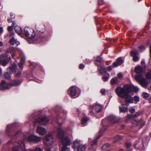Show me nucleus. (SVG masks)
<instances>
[{
    "mask_svg": "<svg viewBox=\"0 0 151 151\" xmlns=\"http://www.w3.org/2000/svg\"><path fill=\"white\" fill-rule=\"evenodd\" d=\"M131 87L129 85H126L123 88L118 87L116 89L117 95L119 97L125 98V103L127 105H129V103H132L133 99L128 93L131 91Z\"/></svg>",
    "mask_w": 151,
    "mask_h": 151,
    "instance_id": "nucleus-1",
    "label": "nucleus"
},
{
    "mask_svg": "<svg viewBox=\"0 0 151 151\" xmlns=\"http://www.w3.org/2000/svg\"><path fill=\"white\" fill-rule=\"evenodd\" d=\"M58 136L62 140V146L60 148V151H65L67 149V147L71 144L70 139L67 137L64 136V132L61 127L58 129Z\"/></svg>",
    "mask_w": 151,
    "mask_h": 151,
    "instance_id": "nucleus-2",
    "label": "nucleus"
},
{
    "mask_svg": "<svg viewBox=\"0 0 151 151\" xmlns=\"http://www.w3.org/2000/svg\"><path fill=\"white\" fill-rule=\"evenodd\" d=\"M21 81L19 80H15L9 84H7L5 81H2L1 84H0V90H5L9 89L11 87L16 86L20 85Z\"/></svg>",
    "mask_w": 151,
    "mask_h": 151,
    "instance_id": "nucleus-3",
    "label": "nucleus"
},
{
    "mask_svg": "<svg viewBox=\"0 0 151 151\" xmlns=\"http://www.w3.org/2000/svg\"><path fill=\"white\" fill-rule=\"evenodd\" d=\"M135 79L139 82L140 84L144 87H147L150 82L145 78L143 77L142 75H137L135 77Z\"/></svg>",
    "mask_w": 151,
    "mask_h": 151,
    "instance_id": "nucleus-4",
    "label": "nucleus"
},
{
    "mask_svg": "<svg viewBox=\"0 0 151 151\" xmlns=\"http://www.w3.org/2000/svg\"><path fill=\"white\" fill-rule=\"evenodd\" d=\"M11 60L10 57H8L7 54H2L0 55V65L5 66L7 64L9 61Z\"/></svg>",
    "mask_w": 151,
    "mask_h": 151,
    "instance_id": "nucleus-5",
    "label": "nucleus"
},
{
    "mask_svg": "<svg viewBox=\"0 0 151 151\" xmlns=\"http://www.w3.org/2000/svg\"><path fill=\"white\" fill-rule=\"evenodd\" d=\"M36 34L35 32L33 31L32 34L29 38H28L27 41L29 43H33L34 42H40L43 41L42 40V37L41 36L37 37L35 39V36Z\"/></svg>",
    "mask_w": 151,
    "mask_h": 151,
    "instance_id": "nucleus-6",
    "label": "nucleus"
},
{
    "mask_svg": "<svg viewBox=\"0 0 151 151\" xmlns=\"http://www.w3.org/2000/svg\"><path fill=\"white\" fill-rule=\"evenodd\" d=\"M102 106L99 104L96 103L94 104L93 106H91L90 109V113L91 115H93L94 114V112H100L102 109Z\"/></svg>",
    "mask_w": 151,
    "mask_h": 151,
    "instance_id": "nucleus-7",
    "label": "nucleus"
},
{
    "mask_svg": "<svg viewBox=\"0 0 151 151\" xmlns=\"http://www.w3.org/2000/svg\"><path fill=\"white\" fill-rule=\"evenodd\" d=\"M87 146L85 145H80V142L76 140L74 142L73 148L77 149L78 151H85Z\"/></svg>",
    "mask_w": 151,
    "mask_h": 151,
    "instance_id": "nucleus-8",
    "label": "nucleus"
},
{
    "mask_svg": "<svg viewBox=\"0 0 151 151\" xmlns=\"http://www.w3.org/2000/svg\"><path fill=\"white\" fill-rule=\"evenodd\" d=\"M26 140L30 142L36 143L41 141V138L35 135H31L28 137L27 139L26 138L24 139V141Z\"/></svg>",
    "mask_w": 151,
    "mask_h": 151,
    "instance_id": "nucleus-9",
    "label": "nucleus"
},
{
    "mask_svg": "<svg viewBox=\"0 0 151 151\" xmlns=\"http://www.w3.org/2000/svg\"><path fill=\"white\" fill-rule=\"evenodd\" d=\"M53 140L52 135L49 134L44 137L43 139V142L45 145L49 146L52 143Z\"/></svg>",
    "mask_w": 151,
    "mask_h": 151,
    "instance_id": "nucleus-10",
    "label": "nucleus"
},
{
    "mask_svg": "<svg viewBox=\"0 0 151 151\" xmlns=\"http://www.w3.org/2000/svg\"><path fill=\"white\" fill-rule=\"evenodd\" d=\"M17 67H9L7 70L9 72V73L14 72L15 76L17 77H19L21 73V71L17 69Z\"/></svg>",
    "mask_w": 151,
    "mask_h": 151,
    "instance_id": "nucleus-11",
    "label": "nucleus"
},
{
    "mask_svg": "<svg viewBox=\"0 0 151 151\" xmlns=\"http://www.w3.org/2000/svg\"><path fill=\"white\" fill-rule=\"evenodd\" d=\"M70 92V96L72 98H75L78 97L79 94L76 92V89L74 86H71L69 89Z\"/></svg>",
    "mask_w": 151,
    "mask_h": 151,
    "instance_id": "nucleus-12",
    "label": "nucleus"
},
{
    "mask_svg": "<svg viewBox=\"0 0 151 151\" xmlns=\"http://www.w3.org/2000/svg\"><path fill=\"white\" fill-rule=\"evenodd\" d=\"M48 121V119L45 116H40L37 120V122L41 125L46 124Z\"/></svg>",
    "mask_w": 151,
    "mask_h": 151,
    "instance_id": "nucleus-13",
    "label": "nucleus"
},
{
    "mask_svg": "<svg viewBox=\"0 0 151 151\" xmlns=\"http://www.w3.org/2000/svg\"><path fill=\"white\" fill-rule=\"evenodd\" d=\"M37 132L41 135H44L47 133L46 129L43 127L38 126L37 127L36 130Z\"/></svg>",
    "mask_w": 151,
    "mask_h": 151,
    "instance_id": "nucleus-14",
    "label": "nucleus"
},
{
    "mask_svg": "<svg viewBox=\"0 0 151 151\" xmlns=\"http://www.w3.org/2000/svg\"><path fill=\"white\" fill-rule=\"evenodd\" d=\"M102 135L101 134H100L98 137L94 140H92L90 139H89V144L91 147L90 148V149H92V147H93L96 145L97 140L102 136Z\"/></svg>",
    "mask_w": 151,
    "mask_h": 151,
    "instance_id": "nucleus-15",
    "label": "nucleus"
},
{
    "mask_svg": "<svg viewBox=\"0 0 151 151\" xmlns=\"http://www.w3.org/2000/svg\"><path fill=\"white\" fill-rule=\"evenodd\" d=\"M109 122L111 124H114L118 122L117 118L114 116L111 115L107 119Z\"/></svg>",
    "mask_w": 151,
    "mask_h": 151,
    "instance_id": "nucleus-16",
    "label": "nucleus"
},
{
    "mask_svg": "<svg viewBox=\"0 0 151 151\" xmlns=\"http://www.w3.org/2000/svg\"><path fill=\"white\" fill-rule=\"evenodd\" d=\"M130 54V55L133 57V60L134 61L136 62L139 60V58L137 56L138 54L137 51H131Z\"/></svg>",
    "mask_w": 151,
    "mask_h": 151,
    "instance_id": "nucleus-17",
    "label": "nucleus"
},
{
    "mask_svg": "<svg viewBox=\"0 0 151 151\" xmlns=\"http://www.w3.org/2000/svg\"><path fill=\"white\" fill-rule=\"evenodd\" d=\"M18 145L22 151H32V150L29 149L28 150L25 149V146L24 142L22 141H19L18 143Z\"/></svg>",
    "mask_w": 151,
    "mask_h": 151,
    "instance_id": "nucleus-18",
    "label": "nucleus"
},
{
    "mask_svg": "<svg viewBox=\"0 0 151 151\" xmlns=\"http://www.w3.org/2000/svg\"><path fill=\"white\" fill-rule=\"evenodd\" d=\"M123 62V60L121 58H119L116 59V62H114L113 66H117L121 65Z\"/></svg>",
    "mask_w": 151,
    "mask_h": 151,
    "instance_id": "nucleus-19",
    "label": "nucleus"
},
{
    "mask_svg": "<svg viewBox=\"0 0 151 151\" xmlns=\"http://www.w3.org/2000/svg\"><path fill=\"white\" fill-rule=\"evenodd\" d=\"M10 43L12 45H14L15 44H16L17 45H18L20 44L19 42L17 41V40L15 39L14 37H12L10 39Z\"/></svg>",
    "mask_w": 151,
    "mask_h": 151,
    "instance_id": "nucleus-20",
    "label": "nucleus"
},
{
    "mask_svg": "<svg viewBox=\"0 0 151 151\" xmlns=\"http://www.w3.org/2000/svg\"><path fill=\"white\" fill-rule=\"evenodd\" d=\"M145 123L143 120H140L136 122L135 124L137 126H139L140 128H141L145 125Z\"/></svg>",
    "mask_w": 151,
    "mask_h": 151,
    "instance_id": "nucleus-21",
    "label": "nucleus"
},
{
    "mask_svg": "<svg viewBox=\"0 0 151 151\" xmlns=\"http://www.w3.org/2000/svg\"><path fill=\"white\" fill-rule=\"evenodd\" d=\"M144 69L142 67H136L135 70L137 73H140L143 72Z\"/></svg>",
    "mask_w": 151,
    "mask_h": 151,
    "instance_id": "nucleus-22",
    "label": "nucleus"
},
{
    "mask_svg": "<svg viewBox=\"0 0 151 151\" xmlns=\"http://www.w3.org/2000/svg\"><path fill=\"white\" fill-rule=\"evenodd\" d=\"M15 31L18 35H20L22 33V30L21 28L19 26H15L14 27Z\"/></svg>",
    "mask_w": 151,
    "mask_h": 151,
    "instance_id": "nucleus-23",
    "label": "nucleus"
},
{
    "mask_svg": "<svg viewBox=\"0 0 151 151\" xmlns=\"http://www.w3.org/2000/svg\"><path fill=\"white\" fill-rule=\"evenodd\" d=\"M29 29L27 27H25L24 29V35L28 39L29 38Z\"/></svg>",
    "mask_w": 151,
    "mask_h": 151,
    "instance_id": "nucleus-24",
    "label": "nucleus"
},
{
    "mask_svg": "<svg viewBox=\"0 0 151 151\" xmlns=\"http://www.w3.org/2000/svg\"><path fill=\"white\" fill-rule=\"evenodd\" d=\"M118 79L116 77H115L112 78L110 81V83L111 84H116L119 82Z\"/></svg>",
    "mask_w": 151,
    "mask_h": 151,
    "instance_id": "nucleus-25",
    "label": "nucleus"
},
{
    "mask_svg": "<svg viewBox=\"0 0 151 151\" xmlns=\"http://www.w3.org/2000/svg\"><path fill=\"white\" fill-rule=\"evenodd\" d=\"M127 109L128 108L127 107H125L123 104H122L120 107V111L121 112L125 113L127 111Z\"/></svg>",
    "mask_w": 151,
    "mask_h": 151,
    "instance_id": "nucleus-26",
    "label": "nucleus"
},
{
    "mask_svg": "<svg viewBox=\"0 0 151 151\" xmlns=\"http://www.w3.org/2000/svg\"><path fill=\"white\" fill-rule=\"evenodd\" d=\"M100 72L102 75L105 74L106 72V70L104 67H100L99 68H98Z\"/></svg>",
    "mask_w": 151,
    "mask_h": 151,
    "instance_id": "nucleus-27",
    "label": "nucleus"
},
{
    "mask_svg": "<svg viewBox=\"0 0 151 151\" xmlns=\"http://www.w3.org/2000/svg\"><path fill=\"white\" fill-rule=\"evenodd\" d=\"M89 119L87 117L83 118L81 122V124L82 126L83 127L86 125V124Z\"/></svg>",
    "mask_w": 151,
    "mask_h": 151,
    "instance_id": "nucleus-28",
    "label": "nucleus"
},
{
    "mask_svg": "<svg viewBox=\"0 0 151 151\" xmlns=\"http://www.w3.org/2000/svg\"><path fill=\"white\" fill-rule=\"evenodd\" d=\"M8 72L6 73H4V77L7 79H9L11 78V76L8 73V72H9L8 70H7Z\"/></svg>",
    "mask_w": 151,
    "mask_h": 151,
    "instance_id": "nucleus-29",
    "label": "nucleus"
},
{
    "mask_svg": "<svg viewBox=\"0 0 151 151\" xmlns=\"http://www.w3.org/2000/svg\"><path fill=\"white\" fill-rule=\"evenodd\" d=\"M130 86L131 87V90H132L133 91L135 92H138V91L139 89L137 87Z\"/></svg>",
    "mask_w": 151,
    "mask_h": 151,
    "instance_id": "nucleus-30",
    "label": "nucleus"
},
{
    "mask_svg": "<svg viewBox=\"0 0 151 151\" xmlns=\"http://www.w3.org/2000/svg\"><path fill=\"white\" fill-rule=\"evenodd\" d=\"M25 58L24 57H22L21 59V60L19 64L20 65H23V64L25 62Z\"/></svg>",
    "mask_w": 151,
    "mask_h": 151,
    "instance_id": "nucleus-31",
    "label": "nucleus"
},
{
    "mask_svg": "<svg viewBox=\"0 0 151 151\" xmlns=\"http://www.w3.org/2000/svg\"><path fill=\"white\" fill-rule=\"evenodd\" d=\"M145 77L147 79H151V72L150 73H147L145 74Z\"/></svg>",
    "mask_w": 151,
    "mask_h": 151,
    "instance_id": "nucleus-32",
    "label": "nucleus"
},
{
    "mask_svg": "<svg viewBox=\"0 0 151 151\" xmlns=\"http://www.w3.org/2000/svg\"><path fill=\"white\" fill-rule=\"evenodd\" d=\"M110 146V145L108 144H106L104 145L103 146V148L104 150H107L108 149Z\"/></svg>",
    "mask_w": 151,
    "mask_h": 151,
    "instance_id": "nucleus-33",
    "label": "nucleus"
},
{
    "mask_svg": "<svg viewBox=\"0 0 151 151\" xmlns=\"http://www.w3.org/2000/svg\"><path fill=\"white\" fill-rule=\"evenodd\" d=\"M54 119H56L57 122L59 124H60L61 123V121L63 120L61 119L59 117H57V118H55Z\"/></svg>",
    "mask_w": 151,
    "mask_h": 151,
    "instance_id": "nucleus-34",
    "label": "nucleus"
},
{
    "mask_svg": "<svg viewBox=\"0 0 151 151\" xmlns=\"http://www.w3.org/2000/svg\"><path fill=\"white\" fill-rule=\"evenodd\" d=\"M102 61V59L100 57L98 56L96 57V61L98 63H100Z\"/></svg>",
    "mask_w": 151,
    "mask_h": 151,
    "instance_id": "nucleus-35",
    "label": "nucleus"
},
{
    "mask_svg": "<svg viewBox=\"0 0 151 151\" xmlns=\"http://www.w3.org/2000/svg\"><path fill=\"white\" fill-rule=\"evenodd\" d=\"M123 75L121 73H119L117 74L118 79H121L123 77Z\"/></svg>",
    "mask_w": 151,
    "mask_h": 151,
    "instance_id": "nucleus-36",
    "label": "nucleus"
},
{
    "mask_svg": "<svg viewBox=\"0 0 151 151\" xmlns=\"http://www.w3.org/2000/svg\"><path fill=\"white\" fill-rule=\"evenodd\" d=\"M12 151H19V149L18 147L15 146L12 147Z\"/></svg>",
    "mask_w": 151,
    "mask_h": 151,
    "instance_id": "nucleus-37",
    "label": "nucleus"
},
{
    "mask_svg": "<svg viewBox=\"0 0 151 151\" xmlns=\"http://www.w3.org/2000/svg\"><path fill=\"white\" fill-rule=\"evenodd\" d=\"M107 127L104 126L103 128L101 129L100 130V132L101 133H103L107 129Z\"/></svg>",
    "mask_w": 151,
    "mask_h": 151,
    "instance_id": "nucleus-38",
    "label": "nucleus"
},
{
    "mask_svg": "<svg viewBox=\"0 0 151 151\" xmlns=\"http://www.w3.org/2000/svg\"><path fill=\"white\" fill-rule=\"evenodd\" d=\"M133 100L136 102H138L139 101V98L137 96H135L133 98Z\"/></svg>",
    "mask_w": 151,
    "mask_h": 151,
    "instance_id": "nucleus-39",
    "label": "nucleus"
},
{
    "mask_svg": "<svg viewBox=\"0 0 151 151\" xmlns=\"http://www.w3.org/2000/svg\"><path fill=\"white\" fill-rule=\"evenodd\" d=\"M145 49V47L143 46H141L139 47V50L142 52Z\"/></svg>",
    "mask_w": 151,
    "mask_h": 151,
    "instance_id": "nucleus-40",
    "label": "nucleus"
},
{
    "mask_svg": "<svg viewBox=\"0 0 151 151\" xmlns=\"http://www.w3.org/2000/svg\"><path fill=\"white\" fill-rule=\"evenodd\" d=\"M34 151H43L42 150L40 147H37L35 148Z\"/></svg>",
    "mask_w": 151,
    "mask_h": 151,
    "instance_id": "nucleus-41",
    "label": "nucleus"
},
{
    "mask_svg": "<svg viewBox=\"0 0 151 151\" xmlns=\"http://www.w3.org/2000/svg\"><path fill=\"white\" fill-rule=\"evenodd\" d=\"M109 78V76H104L103 77V80L104 81H107Z\"/></svg>",
    "mask_w": 151,
    "mask_h": 151,
    "instance_id": "nucleus-42",
    "label": "nucleus"
},
{
    "mask_svg": "<svg viewBox=\"0 0 151 151\" xmlns=\"http://www.w3.org/2000/svg\"><path fill=\"white\" fill-rule=\"evenodd\" d=\"M131 144L130 142H127L125 144V146L127 148H129L131 146Z\"/></svg>",
    "mask_w": 151,
    "mask_h": 151,
    "instance_id": "nucleus-43",
    "label": "nucleus"
},
{
    "mask_svg": "<svg viewBox=\"0 0 151 151\" xmlns=\"http://www.w3.org/2000/svg\"><path fill=\"white\" fill-rule=\"evenodd\" d=\"M141 112L140 111H139V112H137L134 115V117H137V116H139L140 114H141Z\"/></svg>",
    "mask_w": 151,
    "mask_h": 151,
    "instance_id": "nucleus-44",
    "label": "nucleus"
},
{
    "mask_svg": "<svg viewBox=\"0 0 151 151\" xmlns=\"http://www.w3.org/2000/svg\"><path fill=\"white\" fill-rule=\"evenodd\" d=\"M143 96L145 98H146L149 96V94L146 93H144L143 94Z\"/></svg>",
    "mask_w": 151,
    "mask_h": 151,
    "instance_id": "nucleus-45",
    "label": "nucleus"
},
{
    "mask_svg": "<svg viewBox=\"0 0 151 151\" xmlns=\"http://www.w3.org/2000/svg\"><path fill=\"white\" fill-rule=\"evenodd\" d=\"M13 50V49L12 48H9L6 50L7 53H9Z\"/></svg>",
    "mask_w": 151,
    "mask_h": 151,
    "instance_id": "nucleus-46",
    "label": "nucleus"
},
{
    "mask_svg": "<svg viewBox=\"0 0 151 151\" xmlns=\"http://www.w3.org/2000/svg\"><path fill=\"white\" fill-rule=\"evenodd\" d=\"M115 138L117 140H120V139H121L122 138H121V136H116L115 137Z\"/></svg>",
    "mask_w": 151,
    "mask_h": 151,
    "instance_id": "nucleus-47",
    "label": "nucleus"
},
{
    "mask_svg": "<svg viewBox=\"0 0 151 151\" xmlns=\"http://www.w3.org/2000/svg\"><path fill=\"white\" fill-rule=\"evenodd\" d=\"M104 4L103 0H99V4L100 5H101Z\"/></svg>",
    "mask_w": 151,
    "mask_h": 151,
    "instance_id": "nucleus-48",
    "label": "nucleus"
},
{
    "mask_svg": "<svg viewBox=\"0 0 151 151\" xmlns=\"http://www.w3.org/2000/svg\"><path fill=\"white\" fill-rule=\"evenodd\" d=\"M13 29V26H9L8 27V29L9 31H11Z\"/></svg>",
    "mask_w": 151,
    "mask_h": 151,
    "instance_id": "nucleus-49",
    "label": "nucleus"
},
{
    "mask_svg": "<svg viewBox=\"0 0 151 151\" xmlns=\"http://www.w3.org/2000/svg\"><path fill=\"white\" fill-rule=\"evenodd\" d=\"M135 110L134 108H132L129 110V112L131 113H133L134 112Z\"/></svg>",
    "mask_w": 151,
    "mask_h": 151,
    "instance_id": "nucleus-50",
    "label": "nucleus"
},
{
    "mask_svg": "<svg viewBox=\"0 0 151 151\" xmlns=\"http://www.w3.org/2000/svg\"><path fill=\"white\" fill-rule=\"evenodd\" d=\"M141 65H142V66H145V61L144 60H142L141 61Z\"/></svg>",
    "mask_w": 151,
    "mask_h": 151,
    "instance_id": "nucleus-51",
    "label": "nucleus"
},
{
    "mask_svg": "<svg viewBox=\"0 0 151 151\" xmlns=\"http://www.w3.org/2000/svg\"><path fill=\"white\" fill-rule=\"evenodd\" d=\"M101 93L102 94H103V95H104L105 94V91L104 89H101Z\"/></svg>",
    "mask_w": 151,
    "mask_h": 151,
    "instance_id": "nucleus-52",
    "label": "nucleus"
},
{
    "mask_svg": "<svg viewBox=\"0 0 151 151\" xmlns=\"http://www.w3.org/2000/svg\"><path fill=\"white\" fill-rule=\"evenodd\" d=\"M12 125L11 124H9L7 126L6 130L7 131H8V129L10 127H11Z\"/></svg>",
    "mask_w": 151,
    "mask_h": 151,
    "instance_id": "nucleus-53",
    "label": "nucleus"
},
{
    "mask_svg": "<svg viewBox=\"0 0 151 151\" xmlns=\"http://www.w3.org/2000/svg\"><path fill=\"white\" fill-rule=\"evenodd\" d=\"M21 133V131L20 130H19V131H18V132H17L14 135V136L16 137L17 135L20 134Z\"/></svg>",
    "mask_w": 151,
    "mask_h": 151,
    "instance_id": "nucleus-54",
    "label": "nucleus"
},
{
    "mask_svg": "<svg viewBox=\"0 0 151 151\" xmlns=\"http://www.w3.org/2000/svg\"><path fill=\"white\" fill-rule=\"evenodd\" d=\"M10 16L12 18H14L15 17V15L12 13H11Z\"/></svg>",
    "mask_w": 151,
    "mask_h": 151,
    "instance_id": "nucleus-55",
    "label": "nucleus"
},
{
    "mask_svg": "<svg viewBox=\"0 0 151 151\" xmlns=\"http://www.w3.org/2000/svg\"><path fill=\"white\" fill-rule=\"evenodd\" d=\"M3 32V27H1L0 28V34L2 33Z\"/></svg>",
    "mask_w": 151,
    "mask_h": 151,
    "instance_id": "nucleus-56",
    "label": "nucleus"
},
{
    "mask_svg": "<svg viewBox=\"0 0 151 151\" xmlns=\"http://www.w3.org/2000/svg\"><path fill=\"white\" fill-rule=\"evenodd\" d=\"M112 70L111 67H108V71H111Z\"/></svg>",
    "mask_w": 151,
    "mask_h": 151,
    "instance_id": "nucleus-57",
    "label": "nucleus"
},
{
    "mask_svg": "<svg viewBox=\"0 0 151 151\" xmlns=\"http://www.w3.org/2000/svg\"><path fill=\"white\" fill-rule=\"evenodd\" d=\"M16 55V54L15 53H14L12 54V56L13 58H14V57Z\"/></svg>",
    "mask_w": 151,
    "mask_h": 151,
    "instance_id": "nucleus-58",
    "label": "nucleus"
},
{
    "mask_svg": "<svg viewBox=\"0 0 151 151\" xmlns=\"http://www.w3.org/2000/svg\"><path fill=\"white\" fill-rule=\"evenodd\" d=\"M7 21L9 22H11L12 21V20L10 18H9L8 19Z\"/></svg>",
    "mask_w": 151,
    "mask_h": 151,
    "instance_id": "nucleus-59",
    "label": "nucleus"
},
{
    "mask_svg": "<svg viewBox=\"0 0 151 151\" xmlns=\"http://www.w3.org/2000/svg\"><path fill=\"white\" fill-rule=\"evenodd\" d=\"M150 56L151 58V46H150Z\"/></svg>",
    "mask_w": 151,
    "mask_h": 151,
    "instance_id": "nucleus-60",
    "label": "nucleus"
},
{
    "mask_svg": "<svg viewBox=\"0 0 151 151\" xmlns=\"http://www.w3.org/2000/svg\"><path fill=\"white\" fill-rule=\"evenodd\" d=\"M3 43L2 42L0 41V46H3Z\"/></svg>",
    "mask_w": 151,
    "mask_h": 151,
    "instance_id": "nucleus-61",
    "label": "nucleus"
},
{
    "mask_svg": "<svg viewBox=\"0 0 151 151\" xmlns=\"http://www.w3.org/2000/svg\"><path fill=\"white\" fill-rule=\"evenodd\" d=\"M84 67H79V68L80 69H83L84 68Z\"/></svg>",
    "mask_w": 151,
    "mask_h": 151,
    "instance_id": "nucleus-62",
    "label": "nucleus"
},
{
    "mask_svg": "<svg viewBox=\"0 0 151 151\" xmlns=\"http://www.w3.org/2000/svg\"><path fill=\"white\" fill-rule=\"evenodd\" d=\"M63 112L65 115L66 114H67V112L65 111H64Z\"/></svg>",
    "mask_w": 151,
    "mask_h": 151,
    "instance_id": "nucleus-63",
    "label": "nucleus"
},
{
    "mask_svg": "<svg viewBox=\"0 0 151 151\" xmlns=\"http://www.w3.org/2000/svg\"><path fill=\"white\" fill-rule=\"evenodd\" d=\"M149 101L150 103H151V98H149Z\"/></svg>",
    "mask_w": 151,
    "mask_h": 151,
    "instance_id": "nucleus-64",
    "label": "nucleus"
}]
</instances>
